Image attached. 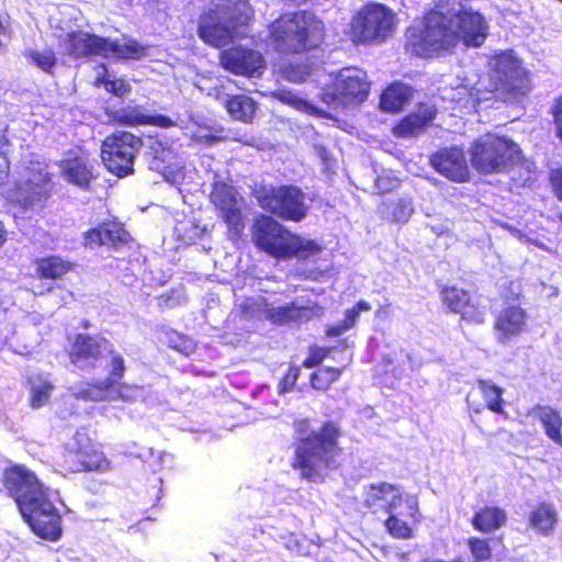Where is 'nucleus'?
Wrapping results in <instances>:
<instances>
[{"instance_id": "35", "label": "nucleus", "mask_w": 562, "mask_h": 562, "mask_svg": "<svg viewBox=\"0 0 562 562\" xmlns=\"http://www.w3.org/2000/svg\"><path fill=\"white\" fill-rule=\"evenodd\" d=\"M30 385V405L33 408H41L45 406L50 398L54 390L53 383L48 378L37 374L29 379Z\"/></svg>"}, {"instance_id": "50", "label": "nucleus", "mask_w": 562, "mask_h": 562, "mask_svg": "<svg viewBox=\"0 0 562 562\" xmlns=\"http://www.w3.org/2000/svg\"><path fill=\"white\" fill-rule=\"evenodd\" d=\"M314 151H315V155L322 160L324 166L326 168H330L331 158H330L328 150L325 148V146L316 144V145H314Z\"/></svg>"}, {"instance_id": "43", "label": "nucleus", "mask_w": 562, "mask_h": 562, "mask_svg": "<svg viewBox=\"0 0 562 562\" xmlns=\"http://www.w3.org/2000/svg\"><path fill=\"white\" fill-rule=\"evenodd\" d=\"M469 547L475 562H483L491 558V549L487 541L479 538H471L469 540Z\"/></svg>"}, {"instance_id": "4", "label": "nucleus", "mask_w": 562, "mask_h": 562, "mask_svg": "<svg viewBox=\"0 0 562 562\" xmlns=\"http://www.w3.org/2000/svg\"><path fill=\"white\" fill-rule=\"evenodd\" d=\"M251 8L245 0H218L199 19L200 38L214 47H223L246 35Z\"/></svg>"}, {"instance_id": "15", "label": "nucleus", "mask_w": 562, "mask_h": 562, "mask_svg": "<svg viewBox=\"0 0 562 562\" xmlns=\"http://www.w3.org/2000/svg\"><path fill=\"white\" fill-rule=\"evenodd\" d=\"M111 358L109 363V375L102 381L97 383H80L69 389L71 395L77 400L102 402L103 400H113L117 397L114 394V385L120 382L125 372L124 359L121 355L108 353Z\"/></svg>"}, {"instance_id": "30", "label": "nucleus", "mask_w": 562, "mask_h": 562, "mask_svg": "<svg viewBox=\"0 0 562 562\" xmlns=\"http://www.w3.org/2000/svg\"><path fill=\"white\" fill-rule=\"evenodd\" d=\"M147 155L151 157V159L148 160L149 168L164 175L169 170L180 167L179 164L173 161L176 159L173 151L165 147L161 142L150 140Z\"/></svg>"}, {"instance_id": "26", "label": "nucleus", "mask_w": 562, "mask_h": 562, "mask_svg": "<svg viewBox=\"0 0 562 562\" xmlns=\"http://www.w3.org/2000/svg\"><path fill=\"white\" fill-rule=\"evenodd\" d=\"M127 232L116 223H109L93 228L86 233L85 245L93 246H109L115 247L119 244L127 241Z\"/></svg>"}, {"instance_id": "33", "label": "nucleus", "mask_w": 562, "mask_h": 562, "mask_svg": "<svg viewBox=\"0 0 562 562\" xmlns=\"http://www.w3.org/2000/svg\"><path fill=\"white\" fill-rule=\"evenodd\" d=\"M412 97V88L404 83L391 85L381 95L380 105L385 112H397Z\"/></svg>"}, {"instance_id": "31", "label": "nucleus", "mask_w": 562, "mask_h": 562, "mask_svg": "<svg viewBox=\"0 0 562 562\" xmlns=\"http://www.w3.org/2000/svg\"><path fill=\"white\" fill-rule=\"evenodd\" d=\"M120 122L127 125H155L159 127H170L175 122L162 114L149 115L143 112L140 108L125 109L120 113Z\"/></svg>"}, {"instance_id": "48", "label": "nucleus", "mask_w": 562, "mask_h": 562, "mask_svg": "<svg viewBox=\"0 0 562 562\" xmlns=\"http://www.w3.org/2000/svg\"><path fill=\"white\" fill-rule=\"evenodd\" d=\"M552 113L554 117L555 134L562 140V95L557 99Z\"/></svg>"}, {"instance_id": "21", "label": "nucleus", "mask_w": 562, "mask_h": 562, "mask_svg": "<svg viewBox=\"0 0 562 562\" xmlns=\"http://www.w3.org/2000/svg\"><path fill=\"white\" fill-rule=\"evenodd\" d=\"M403 502L405 499L398 488L389 483L371 484L364 487L362 494L363 506L372 513H396Z\"/></svg>"}, {"instance_id": "53", "label": "nucleus", "mask_w": 562, "mask_h": 562, "mask_svg": "<svg viewBox=\"0 0 562 562\" xmlns=\"http://www.w3.org/2000/svg\"><path fill=\"white\" fill-rule=\"evenodd\" d=\"M105 88L115 94H123L125 92V86L123 81H108L105 82Z\"/></svg>"}, {"instance_id": "45", "label": "nucleus", "mask_w": 562, "mask_h": 562, "mask_svg": "<svg viewBox=\"0 0 562 562\" xmlns=\"http://www.w3.org/2000/svg\"><path fill=\"white\" fill-rule=\"evenodd\" d=\"M299 376H300V369L296 367L290 368L279 384V392L280 393L290 392L293 389L294 384L296 383Z\"/></svg>"}, {"instance_id": "34", "label": "nucleus", "mask_w": 562, "mask_h": 562, "mask_svg": "<svg viewBox=\"0 0 562 562\" xmlns=\"http://www.w3.org/2000/svg\"><path fill=\"white\" fill-rule=\"evenodd\" d=\"M405 505L408 510L406 514L397 513V512L392 513V514H390V517L385 521V526H386L389 532L392 536H394L396 538H402V539L409 538L412 530L406 522L402 521L397 517V514L409 516V517L416 519V514L418 513V502L415 496H406Z\"/></svg>"}, {"instance_id": "12", "label": "nucleus", "mask_w": 562, "mask_h": 562, "mask_svg": "<svg viewBox=\"0 0 562 562\" xmlns=\"http://www.w3.org/2000/svg\"><path fill=\"white\" fill-rule=\"evenodd\" d=\"M65 464L71 472L105 471L109 461L95 449L85 429L77 430L66 443Z\"/></svg>"}, {"instance_id": "52", "label": "nucleus", "mask_w": 562, "mask_h": 562, "mask_svg": "<svg viewBox=\"0 0 562 562\" xmlns=\"http://www.w3.org/2000/svg\"><path fill=\"white\" fill-rule=\"evenodd\" d=\"M359 315V310H355L352 307L351 310L346 311L345 319L342 323L350 329L352 326H355Z\"/></svg>"}, {"instance_id": "2", "label": "nucleus", "mask_w": 562, "mask_h": 562, "mask_svg": "<svg viewBox=\"0 0 562 562\" xmlns=\"http://www.w3.org/2000/svg\"><path fill=\"white\" fill-rule=\"evenodd\" d=\"M4 486L34 533L48 540H56L60 536L58 510L48 488L40 483L33 472L24 467H13L4 472Z\"/></svg>"}, {"instance_id": "28", "label": "nucleus", "mask_w": 562, "mask_h": 562, "mask_svg": "<svg viewBox=\"0 0 562 562\" xmlns=\"http://www.w3.org/2000/svg\"><path fill=\"white\" fill-rule=\"evenodd\" d=\"M222 103L233 119L244 123L251 122L257 110L256 102L245 94L225 95Z\"/></svg>"}, {"instance_id": "32", "label": "nucleus", "mask_w": 562, "mask_h": 562, "mask_svg": "<svg viewBox=\"0 0 562 562\" xmlns=\"http://www.w3.org/2000/svg\"><path fill=\"white\" fill-rule=\"evenodd\" d=\"M528 521L532 529L548 536L554 530L558 513L552 505L542 503L530 513Z\"/></svg>"}, {"instance_id": "47", "label": "nucleus", "mask_w": 562, "mask_h": 562, "mask_svg": "<svg viewBox=\"0 0 562 562\" xmlns=\"http://www.w3.org/2000/svg\"><path fill=\"white\" fill-rule=\"evenodd\" d=\"M8 146L7 138L2 132H0V182H2L9 172V160L5 156L4 148Z\"/></svg>"}, {"instance_id": "17", "label": "nucleus", "mask_w": 562, "mask_h": 562, "mask_svg": "<svg viewBox=\"0 0 562 562\" xmlns=\"http://www.w3.org/2000/svg\"><path fill=\"white\" fill-rule=\"evenodd\" d=\"M113 353V345L102 337L78 335L70 351L71 362L79 369L95 368L99 360Z\"/></svg>"}, {"instance_id": "24", "label": "nucleus", "mask_w": 562, "mask_h": 562, "mask_svg": "<svg viewBox=\"0 0 562 562\" xmlns=\"http://www.w3.org/2000/svg\"><path fill=\"white\" fill-rule=\"evenodd\" d=\"M63 177L70 183L87 189L93 176V162L85 155L64 159L59 164Z\"/></svg>"}, {"instance_id": "42", "label": "nucleus", "mask_w": 562, "mask_h": 562, "mask_svg": "<svg viewBox=\"0 0 562 562\" xmlns=\"http://www.w3.org/2000/svg\"><path fill=\"white\" fill-rule=\"evenodd\" d=\"M413 202L408 198H400L392 210L393 220L397 223H406L413 214Z\"/></svg>"}, {"instance_id": "39", "label": "nucleus", "mask_w": 562, "mask_h": 562, "mask_svg": "<svg viewBox=\"0 0 562 562\" xmlns=\"http://www.w3.org/2000/svg\"><path fill=\"white\" fill-rule=\"evenodd\" d=\"M272 94L274 99L281 101L282 103L289 104L299 111L323 115L322 111L290 90L279 89Z\"/></svg>"}, {"instance_id": "54", "label": "nucleus", "mask_w": 562, "mask_h": 562, "mask_svg": "<svg viewBox=\"0 0 562 562\" xmlns=\"http://www.w3.org/2000/svg\"><path fill=\"white\" fill-rule=\"evenodd\" d=\"M349 328L341 322L338 325L331 326L327 329V336L330 337H338L342 335L345 331H347Z\"/></svg>"}, {"instance_id": "36", "label": "nucleus", "mask_w": 562, "mask_h": 562, "mask_svg": "<svg viewBox=\"0 0 562 562\" xmlns=\"http://www.w3.org/2000/svg\"><path fill=\"white\" fill-rule=\"evenodd\" d=\"M72 268L70 261L57 256H50L37 261V272L42 278L58 279L69 272Z\"/></svg>"}, {"instance_id": "44", "label": "nucleus", "mask_w": 562, "mask_h": 562, "mask_svg": "<svg viewBox=\"0 0 562 562\" xmlns=\"http://www.w3.org/2000/svg\"><path fill=\"white\" fill-rule=\"evenodd\" d=\"M114 394H117L119 396L113 398L112 401H131L142 395V389L137 386H130L126 384L117 383L114 385Z\"/></svg>"}, {"instance_id": "27", "label": "nucleus", "mask_w": 562, "mask_h": 562, "mask_svg": "<svg viewBox=\"0 0 562 562\" xmlns=\"http://www.w3.org/2000/svg\"><path fill=\"white\" fill-rule=\"evenodd\" d=\"M532 414L539 419L546 435L557 445L562 447V417L560 412L551 406L537 405Z\"/></svg>"}, {"instance_id": "7", "label": "nucleus", "mask_w": 562, "mask_h": 562, "mask_svg": "<svg viewBox=\"0 0 562 562\" xmlns=\"http://www.w3.org/2000/svg\"><path fill=\"white\" fill-rule=\"evenodd\" d=\"M65 53L75 58L101 56L104 58L138 59L145 55V49L136 41L130 40L124 44L108 37L90 34L83 31H72L60 41Z\"/></svg>"}, {"instance_id": "40", "label": "nucleus", "mask_w": 562, "mask_h": 562, "mask_svg": "<svg viewBox=\"0 0 562 562\" xmlns=\"http://www.w3.org/2000/svg\"><path fill=\"white\" fill-rule=\"evenodd\" d=\"M441 294L443 303L454 313H461L470 301L469 293L456 286L443 289Z\"/></svg>"}, {"instance_id": "9", "label": "nucleus", "mask_w": 562, "mask_h": 562, "mask_svg": "<svg viewBox=\"0 0 562 562\" xmlns=\"http://www.w3.org/2000/svg\"><path fill=\"white\" fill-rule=\"evenodd\" d=\"M369 89L370 85L363 70L345 68L339 71L334 86L324 91L322 99L335 109L356 106L367 99Z\"/></svg>"}, {"instance_id": "37", "label": "nucleus", "mask_w": 562, "mask_h": 562, "mask_svg": "<svg viewBox=\"0 0 562 562\" xmlns=\"http://www.w3.org/2000/svg\"><path fill=\"white\" fill-rule=\"evenodd\" d=\"M477 392L484 398L485 406L497 414L503 413V389L487 380L477 381Z\"/></svg>"}, {"instance_id": "14", "label": "nucleus", "mask_w": 562, "mask_h": 562, "mask_svg": "<svg viewBox=\"0 0 562 562\" xmlns=\"http://www.w3.org/2000/svg\"><path fill=\"white\" fill-rule=\"evenodd\" d=\"M353 34L362 42L383 41L394 30V15L382 4L362 9L352 22Z\"/></svg>"}, {"instance_id": "60", "label": "nucleus", "mask_w": 562, "mask_h": 562, "mask_svg": "<svg viewBox=\"0 0 562 562\" xmlns=\"http://www.w3.org/2000/svg\"><path fill=\"white\" fill-rule=\"evenodd\" d=\"M5 240V231L3 228V225L0 223V246L4 243Z\"/></svg>"}, {"instance_id": "49", "label": "nucleus", "mask_w": 562, "mask_h": 562, "mask_svg": "<svg viewBox=\"0 0 562 562\" xmlns=\"http://www.w3.org/2000/svg\"><path fill=\"white\" fill-rule=\"evenodd\" d=\"M328 350L326 349H316L314 350L307 359L304 361V367L306 368H315L321 364L324 358L327 356Z\"/></svg>"}, {"instance_id": "58", "label": "nucleus", "mask_w": 562, "mask_h": 562, "mask_svg": "<svg viewBox=\"0 0 562 562\" xmlns=\"http://www.w3.org/2000/svg\"><path fill=\"white\" fill-rule=\"evenodd\" d=\"M474 395V392H472L471 394L468 395L467 397V402H468V405L469 407H471L475 413H480L483 408L482 405L477 404L475 405V403L472 401V396Z\"/></svg>"}, {"instance_id": "29", "label": "nucleus", "mask_w": 562, "mask_h": 562, "mask_svg": "<svg viewBox=\"0 0 562 562\" xmlns=\"http://www.w3.org/2000/svg\"><path fill=\"white\" fill-rule=\"evenodd\" d=\"M506 521L507 514L504 509L486 506L474 515L472 525L476 530L490 533L505 526Z\"/></svg>"}, {"instance_id": "19", "label": "nucleus", "mask_w": 562, "mask_h": 562, "mask_svg": "<svg viewBox=\"0 0 562 562\" xmlns=\"http://www.w3.org/2000/svg\"><path fill=\"white\" fill-rule=\"evenodd\" d=\"M220 60L226 70L246 77L258 75L265 66L263 57L259 52L241 46L222 50Z\"/></svg>"}, {"instance_id": "56", "label": "nucleus", "mask_w": 562, "mask_h": 562, "mask_svg": "<svg viewBox=\"0 0 562 562\" xmlns=\"http://www.w3.org/2000/svg\"><path fill=\"white\" fill-rule=\"evenodd\" d=\"M391 181L385 179V178H378L375 180V188L380 191V192H385V191H389L391 190Z\"/></svg>"}, {"instance_id": "38", "label": "nucleus", "mask_w": 562, "mask_h": 562, "mask_svg": "<svg viewBox=\"0 0 562 562\" xmlns=\"http://www.w3.org/2000/svg\"><path fill=\"white\" fill-rule=\"evenodd\" d=\"M23 56L29 63L46 74H53L57 64V57L52 49H45L43 52L37 49H26L24 50Z\"/></svg>"}, {"instance_id": "61", "label": "nucleus", "mask_w": 562, "mask_h": 562, "mask_svg": "<svg viewBox=\"0 0 562 562\" xmlns=\"http://www.w3.org/2000/svg\"><path fill=\"white\" fill-rule=\"evenodd\" d=\"M560 220H561V222H562V214L560 215Z\"/></svg>"}, {"instance_id": "6", "label": "nucleus", "mask_w": 562, "mask_h": 562, "mask_svg": "<svg viewBox=\"0 0 562 562\" xmlns=\"http://www.w3.org/2000/svg\"><path fill=\"white\" fill-rule=\"evenodd\" d=\"M254 240L260 249L280 258L306 259L321 251V247L315 241L289 233L269 216H262L257 221Z\"/></svg>"}, {"instance_id": "59", "label": "nucleus", "mask_w": 562, "mask_h": 562, "mask_svg": "<svg viewBox=\"0 0 562 562\" xmlns=\"http://www.w3.org/2000/svg\"><path fill=\"white\" fill-rule=\"evenodd\" d=\"M355 310H359V314L361 312H367V311H370L371 310V305L366 302V301H359L355 306H353Z\"/></svg>"}, {"instance_id": "25", "label": "nucleus", "mask_w": 562, "mask_h": 562, "mask_svg": "<svg viewBox=\"0 0 562 562\" xmlns=\"http://www.w3.org/2000/svg\"><path fill=\"white\" fill-rule=\"evenodd\" d=\"M436 110L432 105L423 104L419 109L404 117L395 127V134L401 137H413L420 134L432 124Z\"/></svg>"}, {"instance_id": "23", "label": "nucleus", "mask_w": 562, "mask_h": 562, "mask_svg": "<svg viewBox=\"0 0 562 562\" xmlns=\"http://www.w3.org/2000/svg\"><path fill=\"white\" fill-rule=\"evenodd\" d=\"M323 312V307L316 304L304 305L300 300H296L283 306L268 307L265 315L272 323L285 324L289 322H307L313 317H319Z\"/></svg>"}, {"instance_id": "20", "label": "nucleus", "mask_w": 562, "mask_h": 562, "mask_svg": "<svg viewBox=\"0 0 562 562\" xmlns=\"http://www.w3.org/2000/svg\"><path fill=\"white\" fill-rule=\"evenodd\" d=\"M434 169L454 182H463L469 179V166L463 150L459 147H446L436 151L430 157Z\"/></svg>"}, {"instance_id": "18", "label": "nucleus", "mask_w": 562, "mask_h": 562, "mask_svg": "<svg viewBox=\"0 0 562 562\" xmlns=\"http://www.w3.org/2000/svg\"><path fill=\"white\" fill-rule=\"evenodd\" d=\"M50 190L49 172L37 162L25 170L24 179L18 184L16 201L24 207L40 202Z\"/></svg>"}, {"instance_id": "11", "label": "nucleus", "mask_w": 562, "mask_h": 562, "mask_svg": "<svg viewBox=\"0 0 562 562\" xmlns=\"http://www.w3.org/2000/svg\"><path fill=\"white\" fill-rule=\"evenodd\" d=\"M257 199L263 210L288 221H302L308 210L305 194L292 186L262 190L258 193Z\"/></svg>"}, {"instance_id": "51", "label": "nucleus", "mask_w": 562, "mask_h": 562, "mask_svg": "<svg viewBox=\"0 0 562 562\" xmlns=\"http://www.w3.org/2000/svg\"><path fill=\"white\" fill-rule=\"evenodd\" d=\"M551 181L557 196L562 200V169L553 171Z\"/></svg>"}, {"instance_id": "22", "label": "nucleus", "mask_w": 562, "mask_h": 562, "mask_svg": "<svg viewBox=\"0 0 562 562\" xmlns=\"http://www.w3.org/2000/svg\"><path fill=\"white\" fill-rule=\"evenodd\" d=\"M527 314L519 306H507L503 308L494 323L496 340L505 345L512 338L519 336L526 328Z\"/></svg>"}, {"instance_id": "5", "label": "nucleus", "mask_w": 562, "mask_h": 562, "mask_svg": "<svg viewBox=\"0 0 562 562\" xmlns=\"http://www.w3.org/2000/svg\"><path fill=\"white\" fill-rule=\"evenodd\" d=\"M271 46L281 54H299L317 47L324 24L314 13L302 11L281 16L270 26Z\"/></svg>"}, {"instance_id": "8", "label": "nucleus", "mask_w": 562, "mask_h": 562, "mask_svg": "<svg viewBox=\"0 0 562 562\" xmlns=\"http://www.w3.org/2000/svg\"><path fill=\"white\" fill-rule=\"evenodd\" d=\"M519 160V146L506 137L486 134L472 147V164L480 172H506Z\"/></svg>"}, {"instance_id": "13", "label": "nucleus", "mask_w": 562, "mask_h": 562, "mask_svg": "<svg viewBox=\"0 0 562 562\" xmlns=\"http://www.w3.org/2000/svg\"><path fill=\"white\" fill-rule=\"evenodd\" d=\"M491 78L496 89L525 94L529 89V79L521 61L512 50L495 55L491 61Z\"/></svg>"}, {"instance_id": "46", "label": "nucleus", "mask_w": 562, "mask_h": 562, "mask_svg": "<svg viewBox=\"0 0 562 562\" xmlns=\"http://www.w3.org/2000/svg\"><path fill=\"white\" fill-rule=\"evenodd\" d=\"M308 75L305 66H289L284 69L285 78L295 83L303 82Z\"/></svg>"}, {"instance_id": "10", "label": "nucleus", "mask_w": 562, "mask_h": 562, "mask_svg": "<svg viewBox=\"0 0 562 562\" xmlns=\"http://www.w3.org/2000/svg\"><path fill=\"white\" fill-rule=\"evenodd\" d=\"M142 146V138L128 132H116L102 144V161L109 171L125 177L133 172L134 159Z\"/></svg>"}, {"instance_id": "3", "label": "nucleus", "mask_w": 562, "mask_h": 562, "mask_svg": "<svg viewBox=\"0 0 562 562\" xmlns=\"http://www.w3.org/2000/svg\"><path fill=\"white\" fill-rule=\"evenodd\" d=\"M293 430L296 441L293 468L305 480L322 481L326 470L337 468L341 452L338 445L340 428L334 422L314 427L311 419L299 418L293 423Z\"/></svg>"}, {"instance_id": "41", "label": "nucleus", "mask_w": 562, "mask_h": 562, "mask_svg": "<svg viewBox=\"0 0 562 562\" xmlns=\"http://www.w3.org/2000/svg\"><path fill=\"white\" fill-rule=\"evenodd\" d=\"M341 374L340 369L326 367L314 372L311 376V382L316 390H326L329 385L338 380Z\"/></svg>"}, {"instance_id": "55", "label": "nucleus", "mask_w": 562, "mask_h": 562, "mask_svg": "<svg viewBox=\"0 0 562 562\" xmlns=\"http://www.w3.org/2000/svg\"><path fill=\"white\" fill-rule=\"evenodd\" d=\"M194 344L190 339L182 340L180 346H176L175 348L178 349L180 352L189 356L194 350Z\"/></svg>"}, {"instance_id": "1", "label": "nucleus", "mask_w": 562, "mask_h": 562, "mask_svg": "<svg viewBox=\"0 0 562 562\" xmlns=\"http://www.w3.org/2000/svg\"><path fill=\"white\" fill-rule=\"evenodd\" d=\"M487 35L484 18L464 10L460 3L451 8H439L425 15L422 30L408 33L412 53L430 57L441 50H450L460 42L465 46H481Z\"/></svg>"}, {"instance_id": "16", "label": "nucleus", "mask_w": 562, "mask_h": 562, "mask_svg": "<svg viewBox=\"0 0 562 562\" xmlns=\"http://www.w3.org/2000/svg\"><path fill=\"white\" fill-rule=\"evenodd\" d=\"M210 199L220 211L229 231L236 235L239 234L244 228V220L241 214L243 199L237 190L222 180H216L213 183Z\"/></svg>"}, {"instance_id": "57", "label": "nucleus", "mask_w": 562, "mask_h": 562, "mask_svg": "<svg viewBox=\"0 0 562 562\" xmlns=\"http://www.w3.org/2000/svg\"><path fill=\"white\" fill-rule=\"evenodd\" d=\"M48 292H53V293H56L58 292V296H60V299L66 302L68 297L71 296V293L57 286V288H48L47 290Z\"/></svg>"}]
</instances>
